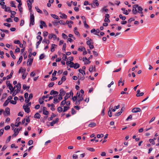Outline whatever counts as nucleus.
I'll use <instances>...</instances> for the list:
<instances>
[{"label": "nucleus", "mask_w": 159, "mask_h": 159, "mask_svg": "<svg viewBox=\"0 0 159 159\" xmlns=\"http://www.w3.org/2000/svg\"><path fill=\"white\" fill-rule=\"evenodd\" d=\"M30 25H33L34 24V14H32V12H30Z\"/></svg>", "instance_id": "f257e3e1"}, {"label": "nucleus", "mask_w": 159, "mask_h": 159, "mask_svg": "<svg viewBox=\"0 0 159 159\" xmlns=\"http://www.w3.org/2000/svg\"><path fill=\"white\" fill-rule=\"evenodd\" d=\"M138 7V5L136 4L133 5V9L132 10V11L134 15H136L137 14L138 11L137 10L136 8Z\"/></svg>", "instance_id": "f03ea898"}, {"label": "nucleus", "mask_w": 159, "mask_h": 159, "mask_svg": "<svg viewBox=\"0 0 159 159\" xmlns=\"http://www.w3.org/2000/svg\"><path fill=\"white\" fill-rule=\"evenodd\" d=\"M27 4L29 8V10L30 12H32V4L30 0H27Z\"/></svg>", "instance_id": "7ed1b4c3"}, {"label": "nucleus", "mask_w": 159, "mask_h": 159, "mask_svg": "<svg viewBox=\"0 0 159 159\" xmlns=\"http://www.w3.org/2000/svg\"><path fill=\"white\" fill-rule=\"evenodd\" d=\"M141 109L139 107H135L133 108L132 110V112L133 113H137V112H140Z\"/></svg>", "instance_id": "20e7f679"}, {"label": "nucleus", "mask_w": 159, "mask_h": 159, "mask_svg": "<svg viewBox=\"0 0 159 159\" xmlns=\"http://www.w3.org/2000/svg\"><path fill=\"white\" fill-rule=\"evenodd\" d=\"M155 56L152 55L150 57L148 58L149 62L150 63H152L155 60Z\"/></svg>", "instance_id": "39448f33"}, {"label": "nucleus", "mask_w": 159, "mask_h": 159, "mask_svg": "<svg viewBox=\"0 0 159 159\" xmlns=\"http://www.w3.org/2000/svg\"><path fill=\"white\" fill-rule=\"evenodd\" d=\"M59 93H60L59 96H64L66 93V92L64 91L63 89H60Z\"/></svg>", "instance_id": "423d86ee"}, {"label": "nucleus", "mask_w": 159, "mask_h": 159, "mask_svg": "<svg viewBox=\"0 0 159 159\" xmlns=\"http://www.w3.org/2000/svg\"><path fill=\"white\" fill-rule=\"evenodd\" d=\"M58 121V118H57L55 120H53L52 122L50 123V125L51 126H53L54 124L57 123Z\"/></svg>", "instance_id": "0eeeda50"}, {"label": "nucleus", "mask_w": 159, "mask_h": 159, "mask_svg": "<svg viewBox=\"0 0 159 159\" xmlns=\"http://www.w3.org/2000/svg\"><path fill=\"white\" fill-rule=\"evenodd\" d=\"M39 37V41L36 43V44L39 45L41 42L42 40V38L40 35H38L37 36L36 38L37 39H38Z\"/></svg>", "instance_id": "6e6552de"}, {"label": "nucleus", "mask_w": 159, "mask_h": 159, "mask_svg": "<svg viewBox=\"0 0 159 159\" xmlns=\"http://www.w3.org/2000/svg\"><path fill=\"white\" fill-rule=\"evenodd\" d=\"M43 113L45 115H48L49 114L48 111H47V108L46 107H43Z\"/></svg>", "instance_id": "1a4fd4ad"}, {"label": "nucleus", "mask_w": 159, "mask_h": 159, "mask_svg": "<svg viewBox=\"0 0 159 159\" xmlns=\"http://www.w3.org/2000/svg\"><path fill=\"white\" fill-rule=\"evenodd\" d=\"M6 84L7 87H8L9 89L13 88L12 84L10 83V81H7Z\"/></svg>", "instance_id": "9d476101"}, {"label": "nucleus", "mask_w": 159, "mask_h": 159, "mask_svg": "<svg viewBox=\"0 0 159 159\" xmlns=\"http://www.w3.org/2000/svg\"><path fill=\"white\" fill-rule=\"evenodd\" d=\"M33 61V59L30 58L28 59L27 62V65L31 66L32 64Z\"/></svg>", "instance_id": "9b49d317"}, {"label": "nucleus", "mask_w": 159, "mask_h": 159, "mask_svg": "<svg viewBox=\"0 0 159 159\" xmlns=\"http://www.w3.org/2000/svg\"><path fill=\"white\" fill-rule=\"evenodd\" d=\"M137 9L138 10V11H137L138 13L141 14H143V12L142 11L143 9L141 7L138 6V7H137Z\"/></svg>", "instance_id": "f8f14e48"}, {"label": "nucleus", "mask_w": 159, "mask_h": 159, "mask_svg": "<svg viewBox=\"0 0 159 159\" xmlns=\"http://www.w3.org/2000/svg\"><path fill=\"white\" fill-rule=\"evenodd\" d=\"M15 86L17 88L16 90L20 92L21 89V84L20 83H18L17 85H15Z\"/></svg>", "instance_id": "ddd939ff"}, {"label": "nucleus", "mask_w": 159, "mask_h": 159, "mask_svg": "<svg viewBox=\"0 0 159 159\" xmlns=\"http://www.w3.org/2000/svg\"><path fill=\"white\" fill-rule=\"evenodd\" d=\"M13 73V70H12L11 71V72L10 74L9 75H8L7 76V80H9V79H11L12 77V75Z\"/></svg>", "instance_id": "4468645a"}, {"label": "nucleus", "mask_w": 159, "mask_h": 159, "mask_svg": "<svg viewBox=\"0 0 159 159\" xmlns=\"http://www.w3.org/2000/svg\"><path fill=\"white\" fill-rule=\"evenodd\" d=\"M121 10L124 11L123 12V14H125L126 15H128L129 14V13L128 12V11L127 10H125V8L124 7H122L121 8Z\"/></svg>", "instance_id": "2eb2a0df"}, {"label": "nucleus", "mask_w": 159, "mask_h": 159, "mask_svg": "<svg viewBox=\"0 0 159 159\" xmlns=\"http://www.w3.org/2000/svg\"><path fill=\"white\" fill-rule=\"evenodd\" d=\"M70 97V93H67L66 94V95L65 96L64 98V99L66 100H67Z\"/></svg>", "instance_id": "dca6fc26"}, {"label": "nucleus", "mask_w": 159, "mask_h": 159, "mask_svg": "<svg viewBox=\"0 0 159 159\" xmlns=\"http://www.w3.org/2000/svg\"><path fill=\"white\" fill-rule=\"evenodd\" d=\"M56 116V115L54 114L53 113H52V115H51V116L48 118V120L49 121L51 120H52L53 117H55Z\"/></svg>", "instance_id": "f3484780"}, {"label": "nucleus", "mask_w": 159, "mask_h": 159, "mask_svg": "<svg viewBox=\"0 0 159 159\" xmlns=\"http://www.w3.org/2000/svg\"><path fill=\"white\" fill-rule=\"evenodd\" d=\"M57 45L55 44H52L51 45V51L53 52L55 51V47Z\"/></svg>", "instance_id": "a211bd4d"}, {"label": "nucleus", "mask_w": 159, "mask_h": 159, "mask_svg": "<svg viewBox=\"0 0 159 159\" xmlns=\"http://www.w3.org/2000/svg\"><path fill=\"white\" fill-rule=\"evenodd\" d=\"M96 124L94 122H92L89 125V126L90 127H93L95 126Z\"/></svg>", "instance_id": "6ab92c4d"}, {"label": "nucleus", "mask_w": 159, "mask_h": 159, "mask_svg": "<svg viewBox=\"0 0 159 159\" xmlns=\"http://www.w3.org/2000/svg\"><path fill=\"white\" fill-rule=\"evenodd\" d=\"M34 117L35 118L39 119L40 117V115L38 113H36L34 115Z\"/></svg>", "instance_id": "aec40b11"}, {"label": "nucleus", "mask_w": 159, "mask_h": 159, "mask_svg": "<svg viewBox=\"0 0 159 159\" xmlns=\"http://www.w3.org/2000/svg\"><path fill=\"white\" fill-rule=\"evenodd\" d=\"M35 9L37 12H38L40 14H42L43 13L42 11L40 10L38 7H35Z\"/></svg>", "instance_id": "412c9836"}, {"label": "nucleus", "mask_w": 159, "mask_h": 159, "mask_svg": "<svg viewBox=\"0 0 159 159\" xmlns=\"http://www.w3.org/2000/svg\"><path fill=\"white\" fill-rule=\"evenodd\" d=\"M79 71L80 73H81L83 75H85V72L84 70H83L81 69H79Z\"/></svg>", "instance_id": "4be33fe9"}, {"label": "nucleus", "mask_w": 159, "mask_h": 159, "mask_svg": "<svg viewBox=\"0 0 159 159\" xmlns=\"http://www.w3.org/2000/svg\"><path fill=\"white\" fill-rule=\"evenodd\" d=\"M51 16L52 17L55 19L57 20H58L59 19L58 16L55 14H51Z\"/></svg>", "instance_id": "5701e85b"}, {"label": "nucleus", "mask_w": 159, "mask_h": 159, "mask_svg": "<svg viewBox=\"0 0 159 159\" xmlns=\"http://www.w3.org/2000/svg\"><path fill=\"white\" fill-rule=\"evenodd\" d=\"M23 59V57L22 56H21L19 57V60H18L17 64H19L22 61Z\"/></svg>", "instance_id": "b1692460"}, {"label": "nucleus", "mask_w": 159, "mask_h": 159, "mask_svg": "<svg viewBox=\"0 0 159 159\" xmlns=\"http://www.w3.org/2000/svg\"><path fill=\"white\" fill-rule=\"evenodd\" d=\"M19 92L16 89L14 90L12 94V96L13 97L15 96L17 93H18Z\"/></svg>", "instance_id": "393cba45"}, {"label": "nucleus", "mask_w": 159, "mask_h": 159, "mask_svg": "<svg viewBox=\"0 0 159 159\" xmlns=\"http://www.w3.org/2000/svg\"><path fill=\"white\" fill-rule=\"evenodd\" d=\"M10 54L11 56V57L13 58V59H16V57L14 56L13 52L12 51H10Z\"/></svg>", "instance_id": "a878e982"}, {"label": "nucleus", "mask_w": 159, "mask_h": 159, "mask_svg": "<svg viewBox=\"0 0 159 159\" xmlns=\"http://www.w3.org/2000/svg\"><path fill=\"white\" fill-rule=\"evenodd\" d=\"M21 5H18V8L21 13L23 12V8L21 7Z\"/></svg>", "instance_id": "bb28decb"}, {"label": "nucleus", "mask_w": 159, "mask_h": 159, "mask_svg": "<svg viewBox=\"0 0 159 159\" xmlns=\"http://www.w3.org/2000/svg\"><path fill=\"white\" fill-rule=\"evenodd\" d=\"M62 55H63L62 59L64 61H66V60H67L68 58L67 56L65 54L63 53L62 54Z\"/></svg>", "instance_id": "cd10ccee"}, {"label": "nucleus", "mask_w": 159, "mask_h": 159, "mask_svg": "<svg viewBox=\"0 0 159 159\" xmlns=\"http://www.w3.org/2000/svg\"><path fill=\"white\" fill-rule=\"evenodd\" d=\"M40 24L42 25L44 27H47V26L45 22L44 21H40Z\"/></svg>", "instance_id": "c85d7f7f"}, {"label": "nucleus", "mask_w": 159, "mask_h": 159, "mask_svg": "<svg viewBox=\"0 0 159 159\" xmlns=\"http://www.w3.org/2000/svg\"><path fill=\"white\" fill-rule=\"evenodd\" d=\"M70 108V107H67L65 106L64 107V110L63 111V112H65L67 111Z\"/></svg>", "instance_id": "c756f323"}, {"label": "nucleus", "mask_w": 159, "mask_h": 159, "mask_svg": "<svg viewBox=\"0 0 159 159\" xmlns=\"http://www.w3.org/2000/svg\"><path fill=\"white\" fill-rule=\"evenodd\" d=\"M10 109L9 107H7L5 109V111L7 115H10Z\"/></svg>", "instance_id": "7c9ffc66"}, {"label": "nucleus", "mask_w": 159, "mask_h": 159, "mask_svg": "<svg viewBox=\"0 0 159 159\" xmlns=\"http://www.w3.org/2000/svg\"><path fill=\"white\" fill-rule=\"evenodd\" d=\"M11 16H10L11 18H13L14 17V15H15L16 14V12L15 11H12L11 12Z\"/></svg>", "instance_id": "2f4dec72"}, {"label": "nucleus", "mask_w": 159, "mask_h": 159, "mask_svg": "<svg viewBox=\"0 0 159 159\" xmlns=\"http://www.w3.org/2000/svg\"><path fill=\"white\" fill-rule=\"evenodd\" d=\"M11 6L12 7H16L15 4L14 2L13 1H11L10 2Z\"/></svg>", "instance_id": "473e14b6"}, {"label": "nucleus", "mask_w": 159, "mask_h": 159, "mask_svg": "<svg viewBox=\"0 0 159 159\" xmlns=\"http://www.w3.org/2000/svg\"><path fill=\"white\" fill-rule=\"evenodd\" d=\"M4 11H8L10 13L12 12V11L10 9V7H7L6 8H5Z\"/></svg>", "instance_id": "72a5a7b5"}, {"label": "nucleus", "mask_w": 159, "mask_h": 159, "mask_svg": "<svg viewBox=\"0 0 159 159\" xmlns=\"http://www.w3.org/2000/svg\"><path fill=\"white\" fill-rule=\"evenodd\" d=\"M80 67V65L78 63H75L74 68L75 69H76Z\"/></svg>", "instance_id": "f704fd0d"}, {"label": "nucleus", "mask_w": 159, "mask_h": 159, "mask_svg": "<svg viewBox=\"0 0 159 159\" xmlns=\"http://www.w3.org/2000/svg\"><path fill=\"white\" fill-rule=\"evenodd\" d=\"M93 4H95L97 6H99V4L97 0H94L93 1Z\"/></svg>", "instance_id": "c9c22d12"}, {"label": "nucleus", "mask_w": 159, "mask_h": 159, "mask_svg": "<svg viewBox=\"0 0 159 159\" xmlns=\"http://www.w3.org/2000/svg\"><path fill=\"white\" fill-rule=\"evenodd\" d=\"M9 102V101H8L7 100L5 101V102H4L3 104V106L5 107L6 106L8 105V103Z\"/></svg>", "instance_id": "e433bc0d"}, {"label": "nucleus", "mask_w": 159, "mask_h": 159, "mask_svg": "<svg viewBox=\"0 0 159 159\" xmlns=\"http://www.w3.org/2000/svg\"><path fill=\"white\" fill-rule=\"evenodd\" d=\"M119 17L120 19H121L123 20H125L126 19V17L124 16H123L121 14H120Z\"/></svg>", "instance_id": "4c0bfd02"}, {"label": "nucleus", "mask_w": 159, "mask_h": 159, "mask_svg": "<svg viewBox=\"0 0 159 159\" xmlns=\"http://www.w3.org/2000/svg\"><path fill=\"white\" fill-rule=\"evenodd\" d=\"M66 101L65 100H63L61 103V107L63 106L66 103Z\"/></svg>", "instance_id": "58836bf2"}, {"label": "nucleus", "mask_w": 159, "mask_h": 159, "mask_svg": "<svg viewBox=\"0 0 159 159\" xmlns=\"http://www.w3.org/2000/svg\"><path fill=\"white\" fill-rule=\"evenodd\" d=\"M14 133L18 134L19 133V131L18 130V129L17 128H15L14 130Z\"/></svg>", "instance_id": "ea45409f"}, {"label": "nucleus", "mask_w": 159, "mask_h": 159, "mask_svg": "<svg viewBox=\"0 0 159 159\" xmlns=\"http://www.w3.org/2000/svg\"><path fill=\"white\" fill-rule=\"evenodd\" d=\"M57 111L59 113L63 111V109L61 107H59L57 109Z\"/></svg>", "instance_id": "a19ab883"}, {"label": "nucleus", "mask_w": 159, "mask_h": 159, "mask_svg": "<svg viewBox=\"0 0 159 159\" xmlns=\"http://www.w3.org/2000/svg\"><path fill=\"white\" fill-rule=\"evenodd\" d=\"M45 55L43 53L41 54L39 57L40 60H42L44 57Z\"/></svg>", "instance_id": "79ce46f5"}, {"label": "nucleus", "mask_w": 159, "mask_h": 159, "mask_svg": "<svg viewBox=\"0 0 159 159\" xmlns=\"http://www.w3.org/2000/svg\"><path fill=\"white\" fill-rule=\"evenodd\" d=\"M0 30L3 32H5L6 34H9V31L8 30H4V29H0Z\"/></svg>", "instance_id": "37998d69"}, {"label": "nucleus", "mask_w": 159, "mask_h": 159, "mask_svg": "<svg viewBox=\"0 0 159 159\" xmlns=\"http://www.w3.org/2000/svg\"><path fill=\"white\" fill-rule=\"evenodd\" d=\"M83 95H81L79 97V98L78 100L80 102L82 101L83 100Z\"/></svg>", "instance_id": "c03bdc74"}, {"label": "nucleus", "mask_w": 159, "mask_h": 159, "mask_svg": "<svg viewBox=\"0 0 159 159\" xmlns=\"http://www.w3.org/2000/svg\"><path fill=\"white\" fill-rule=\"evenodd\" d=\"M58 22L60 24L64 25H65V22L62 20H61L58 21Z\"/></svg>", "instance_id": "a18cd8bd"}, {"label": "nucleus", "mask_w": 159, "mask_h": 159, "mask_svg": "<svg viewBox=\"0 0 159 159\" xmlns=\"http://www.w3.org/2000/svg\"><path fill=\"white\" fill-rule=\"evenodd\" d=\"M51 108H50L51 110L52 111H54L55 110V109L54 108V107H55V105L53 104H51Z\"/></svg>", "instance_id": "49530a36"}, {"label": "nucleus", "mask_w": 159, "mask_h": 159, "mask_svg": "<svg viewBox=\"0 0 159 159\" xmlns=\"http://www.w3.org/2000/svg\"><path fill=\"white\" fill-rule=\"evenodd\" d=\"M69 63H70V67H74L75 64H74V63L73 62L70 61Z\"/></svg>", "instance_id": "de8ad7c7"}, {"label": "nucleus", "mask_w": 159, "mask_h": 159, "mask_svg": "<svg viewBox=\"0 0 159 159\" xmlns=\"http://www.w3.org/2000/svg\"><path fill=\"white\" fill-rule=\"evenodd\" d=\"M149 141V142L152 145H153L155 144V143L154 141V139H150Z\"/></svg>", "instance_id": "09e8293b"}, {"label": "nucleus", "mask_w": 159, "mask_h": 159, "mask_svg": "<svg viewBox=\"0 0 159 159\" xmlns=\"http://www.w3.org/2000/svg\"><path fill=\"white\" fill-rule=\"evenodd\" d=\"M7 95V93H4L3 94L2 96V99H5L6 98Z\"/></svg>", "instance_id": "8fccbe9b"}, {"label": "nucleus", "mask_w": 159, "mask_h": 159, "mask_svg": "<svg viewBox=\"0 0 159 159\" xmlns=\"http://www.w3.org/2000/svg\"><path fill=\"white\" fill-rule=\"evenodd\" d=\"M62 38L65 39H66L67 38V36L65 34L62 33Z\"/></svg>", "instance_id": "3c124183"}, {"label": "nucleus", "mask_w": 159, "mask_h": 159, "mask_svg": "<svg viewBox=\"0 0 159 159\" xmlns=\"http://www.w3.org/2000/svg\"><path fill=\"white\" fill-rule=\"evenodd\" d=\"M135 20V19L133 18H130V19H129L128 20V23H130L132 21H134Z\"/></svg>", "instance_id": "603ef678"}, {"label": "nucleus", "mask_w": 159, "mask_h": 159, "mask_svg": "<svg viewBox=\"0 0 159 159\" xmlns=\"http://www.w3.org/2000/svg\"><path fill=\"white\" fill-rule=\"evenodd\" d=\"M33 143V141L32 140H30L28 142V144L29 145H32Z\"/></svg>", "instance_id": "864d4df0"}, {"label": "nucleus", "mask_w": 159, "mask_h": 159, "mask_svg": "<svg viewBox=\"0 0 159 159\" xmlns=\"http://www.w3.org/2000/svg\"><path fill=\"white\" fill-rule=\"evenodd\" d=\"M83 22L84 24V27L86 28H88L89 26L87 24L85 20Z\"/></svg>", "instance_id": "5fc2aeb1"}, {"label": "nucleus", "mask_w": 159, "mask_h": 159, "mask_svg": "<svg viewBox=\"0 0 159 159\" xmlns=\"http://www.w3.org/2000/svg\"><path fill=\"white\" fill-rule=\"evenodd\" d=\"M62 16H60V17L61 18H64L65 19H66L67 18V16L65 14H62Z\"/></svg>", "instance_id": "6e6d98bb"}, {"label": "nucleus", "mask_w": 159, "mask_h": 159, "mask_svg": "<svg viewBox=\"0 0 159 159\" xmlns=\"http://www.w3.org/2000/svg\"><path fill=\"white\" fill-rule=\"evenodd\" d=\"M87 149L91 152H94L95 151V149L91 148H87Z\"/></svg>", "instance_id": "4d7b16f0"}, {"label": "nucleus", "mask_w": 159, "mask_h": 159, "mask_svg": "<svg viewBox=\"0 0 159 159\" xmlns=\"http://www.w3.org/2000/svg\"><path fill=\"white\" fill-rule=\"evenodd\" d=\"M73 159H77L78 158V155L76 154H74L72 156Z\"/></svg>", "instance_id": "13d9d810"}, {"label": "nucleus", "mask_w": 159, "mask_h": 159, "mask_svg": "<svg viewBox=\"0 0 159 159\" xmlns=\"http://www.w3.org/2000/svg\"><path fill=\"white\" fill-rule=\"evenodd\" d=\"M25 111L27 113H29L30 112V108H24Z\"/></svg>", "instance_id": "bf43d9fd"}, {"label": "nucleus", "mask_w": 159, "mask_h": 159, "mask_svg": "<svg viewBox=\"0 0 159 159\" xmlns=\"http://www.w3.org/2000/svg\"><path fill=\"white\" fill-rule=\"evenodd\" d=\"M59 102V101L57 99L54 98L53 100V103L54 104L57 103Z\"/></svg>", "instance_id": "052dcab7"}, {"label": "nucleus", "mask_w": 159, "mask_h": 159, "mask_svg": "<svg viewBox=\"0 0 159 159\" xmlns=\"http://www.w3.org/2000/svg\"><path fill=\"white\" fill-rule=\"evenodd\" d=\"M104 136V135L102 134H98L97 135V137L98 138H102Z\"/></svg>", "instance_id": "680f3d73"}, {"label": "nucleus", "mask_w": 159, "mask_h": 159, "mask_svg": "<svg viewBox=\"0 0 159 159\" xmlns=\"http://www.w3.org/2000/svg\"><path fill=\"white\" fill-rule=\"evenodd\" d=\"M6 21L8 22H12V20L10 18H9L6 19Z\"/></svg>", "instance_id": "e2e57ef3"}, {"label": "nucleus", "mask_w": 159, "mask_h": 159, "mask_svg": "<svg viewBox=\"0 0 159 159\" xmlns=\"http://www.w3.org/2000/svg\"><path fill=\"white\" fill-rule=\"evenodd\" d=\"M93 66H90L89 69V71L90 72H92L93 70Z\"/></svg>", "instance_id": "0e129e2a"}, {"label": "nucleus", "mask_w": 159, "mask_h": 159, "mask_svg": "<svg viewBox=\"0 0 159 159\" xmlns=\"http://www.w3.org/2000/svg\"><path fill=\"white\" fill-rule=\"evenodd\" d=\"M4 131V130L3 129H0V136H2L3 134Z\"/></svg>", "instance_id": "69168bd1"}, {"label": "nucleus", "mask_w": 159, "mask_h": 159, "mask_svg": "<svg viewBox=\"0 0 159 159\" xmlns=\"http://www.w3.org/2000/svg\"><path fill=\"white\" fill-rule=\"evenodd\" d=\"M14 43L15 44H19L20 43V42L19 40H15L14 41Z\"/></svg>", "instance_id": "338daca9"}, {"label": "nucleus", "mask_w": 159, "mask_h": 159, "mask_svg": "<svg viewBox=\"0 0 159 159\" xmlns=\"http://www.w3.org/2000/svg\"><path fill=\"white\" fill-rule=\"evenodd\" d=\"M54 85V83L53 82H51L48 85L49 87H52Z\"/></svg>", "instance_id": "774afa93"}]
</instances>
